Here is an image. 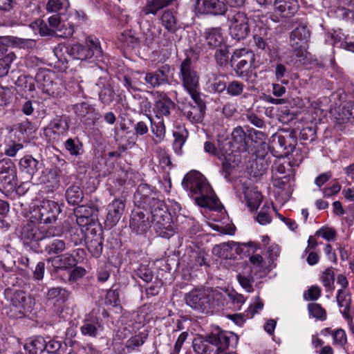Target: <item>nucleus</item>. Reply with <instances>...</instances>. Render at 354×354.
Returning <instances> with one entry per match:
<instances>
[{"mask_svg":"<svg viewBox=\"0 0 354 354\" xmlns=\"http://www.w3.org/2000/svg\"><path fill=\"white\" fill-rule=\"evenodd\" d=\"M183 186L189 189L194 194H199L195 198L198 205L202 207L216 209L218 205V198L206 178L198 171L187 174L183 180Z\"/></svg>","mask_w":354,"mask_h":354,"instance_id":"f257e3e1","label":"nucleus"},{"mask_svg":"<svg viewBox=\"0 0 354 354\" xmlns=\"http://www.w3.org/2000/svg\"><path fill=\"white\" fill-rule=\"evenodd\" d=\"M231 145L232 149L231 153H227L225 155V161L223 163V171L225 178H228L231 170L238 166L241 162L239 152L246 151L247 135L241 127H236L232 132Z\"/></svg>","mask_w":354,"mask_h":354,"instance_id":"f03ea898","label":"nucleus"},{"mask_svg":"<svg viewBox=\"0 0 354 354\" xmlns=\"http://www.w3.org/2000/svg\"><path fill=\"white\" fill-rule=\"evenodd\" d=\"M178 77L184 89L189 94L195 103L201 101L199 75L192 66V59H185L180 64Z\"/></svg>","mask_w":354,"mask_h":354,"instance_id":"7ed1b4c3","label":"nucleus"},{"mask_svg":"<svg viewBox=\"0 0 354 354\" xmlns=\"http://www.w3.org/2000/svg\"><path fill=\"white\" fill-rule=\"evenodd\" d=\"M186 304L194 310L209 313L213 308L214 297L209 289H193L185 296Z\"/></svg>","mask_w":354,"mask_h":354,"instance_id":"20e7f679","label":"nucleus"},{"mask_svg":"<svg viewBox=\"0 0 354 354\" xmlns=\"http://www.w3.org/2000/svg\"><path fill=\"white\" fill-rule=\"evenodd\" d=\"M69 51L74 59L86 60L95 57L97 61H102L103 55L100 41L92 37L86 38L85 45L73 44Z\"/></svg>","mask_w":354,"mask_h":354,"instance_id":"39448f33","label":"nucleus"},{"mask_svg":"<svg viewBox=\"0 0 354 354\" xmlns=\"http://www.w3.org/2000/svg\"><path fill=\"white\" fill-rule=\"evenodd\" d=\"M236 58L240 59L234 67L237 76L246 82H253L257 77V74L250 70L254 62V54L245 49H241L234 53L231 62H234Z\"/></svg>","mask_w":354,"mask_h":354,"instance_id":"423d86ee","label":"nucleus"},{"mask_svg":"<svg viewBox=\"0 0 354 354\" xmlns=\"http://www.w3.org/2000/svg\"><path fill=\"white\" fill-rule=\"evenodd\" d=\"M17 185V168L10 159L0 161V190L4 193L13 192Z\"/></svg>","mask_w":354,"mask_h":354,"instance_id":"0eeeda50","label":"nucleus"},{"mask_svg":"<svg viewBox=\"0 0 354 354\" xmlns=\"http://www.w3.org/2000/svg\"><path fill=\"white\" fill-rule=\"evenodd\" d=\"M62 209L57 202L45 200L43 201L32 216L40 223L50 224L55 223Z\"/></svg>","mask_w":354,"mask_h":354,"instance_id":"6e6552de","label":"nucleus"},{"mask_svg":"<svg viewBox=\"0 0 354 354\" xmlns=\"http://www.w3.org/2000/svg\"><path fill=\"white\" fill-rule=\"evenodd\" d=\"M68 119L66 117H56L44 129V135L49 142H59L68 131Z\"/></svg>","mask_w":354,"mask_h":354,"instance_id":"1a4fd4ad","label":"nucleus"},{"mask_svg":"<svg viewBox=\"0 0 354 354\" xmlns=\"http://www.w3.org/2000/svg\"><path fill=\"white\" fill-rule=\"evenodd\" d=\"M220 328H215L205 339H195L193 342V348L198 354H211L216 348L218 339H221V333H224Z\"/></svg>","mask_w":354,"mask_h":354,"instance_id":"9d476101","label":"nucleus"},{"mask_svg":"<svg viewBox=\"0 0 354 354\" xmlns=\"http://www.w3.org/2000/svg\"><path fill=\"white\" fill-rule=\"evenodd\" d=\"M32 304V299L29 295L21 290L15 291L11 297L10 316L22 317L26 312L30 311Z\"/></svg>","mask_w":354,"mask_h":354,"instance_id":"9b49d317","label":"nucleus"},{"mask_svg":"<svg viewBox=\"0 0 354 354\" xmlns=\"http://www.w3.org/2000/svg\"><path fill=\"white\" fill-rule=\"evenodd\" d=\"M248 18L244 12H238L230 19V33L236 39H245L250 33Z\"/></svg>","mask_w":354,"mask_h":354,"instance_id":"f8f14e48","label":"nucleus"},{"mask_svg":"<svg viewBox=\"0 0 354 354\" xmlns=\"http://www.w3.org/2000/svg\"><path fill=\"white\" fill-rule=\"evenodd\" d=\"M151 200V202H149L143 209L148 211L151 214V221L165 226L169 223V220L170 219V215L167 211V206L164 201L158 198V196Z\"/></svg>","mask_w":354,"mask_h":354,"instance_id":"ddd939ff","label":"nucleus"},{"mask_svg":"<svg viewBox=\"0 0 354 354\" xmlns=\"http://www.w3.org/2000/svg\"><path fill=\"white\" fill-rule=\"evenodd\" d=\"M196 11L202 15H224L227 6L220 0H196Z\"/></svg>","mask_w":354,"mask_h":354,"instance_id":"4468645a","label":"nucleus"},{"mask_svg":"<svg viewBox=\"0 0 354 354\" xmlns=\"http://www.w3.org/2000/svg\"><path fill=\"white\" fill-rule=\"evenodd\" d=\"M149 216H146L143 208L136 207L132 212L130 219V227L136 234H142L150 227Z\"/></svg>","mask_w":354,"mask_h":354,"instance_id":"2eb2a0df","label":"nucleus"},{"mask_svg":"<svg viewBox=\"0 0 354 354\" xmlns=\"http://www.w3.org/2000/svg\"><path fill=\"white\" fill-rule=\"evenodd\" d=\"M273 7L276 17L289 18L297 12L299 5L296 0H274Z\"/></svg>","mask_w":354,"mask_h":354,"instance_id":"dca6fc26","label":"nucleus"},{"mask_svg":"<svg viewBox=\"0 0 354 354\" xmlns=\"http://www.w3.org/2000/svg\"><path fill=\"white\" fill-rule=\"evenodd\" d=\"M125 204L122 199H115L108 205V213L105 225L109 227L115 226L120 219L124 211Z\"/></svg>","mask_w":354,"mask_h":354,"instance_id":"f3484780","label":"nucleus"},{"mask_svg":"<svg viewBox=\"0 0 354 354\" xmlns=\"http://www.w3.org/2000/svg\"><path fill=\"white\" fill-rule=\"evenodd\" d=\"M73 110L77 117L84 119L88 123H94L100 118V114L95 108L87 102L78 103L74 105Z\"/></svg>","mask_w":354,"mask_h":354,"instance_id":"a211bd4d","label":"nucleus"},{"mask_svg":"<svg viewBox=\"0 0 354 354\" xmlns=\"http://www.w3.org/2000/svg\"><path fill=\"white\" fill-rule=\"evenodd\" d=\"M156 196V194L152 192L149 185L140 184L133 196L134 203L137 207L145 208L146 205L151 202V199Z\"/></svg>","mask_w":354,"mask_h":354,"instance_id":"6ab92c4d","label":"nucleus"},{"mask_svg":"<svg viewBox=\"0 0 354 354\" xmlns=\"http://www.w3.org/2000/svg\"><path fill=\"white\" fill-rule=\"evenodd\" d=\"M160 98L157 100L154 104L153 111L156 117L158 118L163 116L168 117L171 111L174 109L175 103L165 93L159 95Z\"/></svg>","mask_w":354,"mask_h":354,"instance_id":"aec40b11","label":"nucleus"},{"mask_svg":"<svg viewBox=\"0 0 354 354\" xmlns=\"http://www.w3.org/2000/svg\"><path fill=\"white\" fill-rule=\"evenodd\" d=\"M243 194L245 197L247 206L251 209H257L262 201V195L253 186L243 185Z\"/></svg>","mask_w":354,"mask_h":354,"instance_id":"412c9836","label":"nucleus"},{"mask_svg":"<svg viewBox=\"0 0 354 354\" xmlns=\"http://www.w3.org/2000/svg\"><path fill=\"white\" fill-rule=\"evenodd\" d=\"M203 36L205 45L211 49H215L225 44L219 28H207L205 30Z\"/></svg>","mask_w":354,"mask_h":354,"instance_id":"4be33fe9","label":"nucleus"},{"mask_svg":"<svg viewBox=\"0 0 354 354\" xmlns=\"http://www.w3.org/2000/svg\"><path fill=\"white\" fill-rule=\"evenodd\" d=\"M21 238L26 243L37 241H45L42 233L33 222L24 225L21 231Z\"/></svg>","mask_w":354,"mask_h":354,"instance_id":"5701e85b","label":"nucleus"},{"mask_svg":"<svg viewBox=\"0 0 354 354\" xmlns=\"http://www.w3.org/2000/svg\"><path fill=\"white\" fill-rule=\"evenodd\" d=\"M97 86L99 87L100 100L104 104H110L115 98V91L111 84L103 78H100L96 83Z\"/></svg>","mask_w":354,"mask_h":354,"instance_id":"b1692460","label":"nucleus"},{"mask_svg":"<svg viewBox=\"0 0 354 354\" xmlns=\"http://www.w3.org/2000/svg\"><path fill=\"white\" fill-rule=\"evenodd\" d=\"M70 292L62 287H54L48 290L46 298L54 305H62L68 299Z\"/></svg>","mask_w":354,"mask_h":354,"instance_id":"393cba45","label":"nucleus"},{"mask_svg":"<svg viewBox=\"0 0 354 354\" xmlns=\"http://www.w3.org/2000/svg\"><path fill=\"white\" fill-rule=\"evenodd\" d=\"M35 43L32 39H21L12 36H1L0 37V50L1 53H3L7 47L17 46L24 48L26 46H31Z\"/></svg>","mask_w":354,"mask_h":354,"instance_id":"a878e982","label":"nucleus"},{"mask_svg":"<svg viewBox=\"0 0 354 354\" xmlns=\"http://www.w3.org/2000/svg\"><path fill=\"white\" fill-rule=\"evenodd\" d=\"M41 164L32 156H25L20 160L19 167L22 172L26 174L30 179H32L34 176L40 168Z\"/></svg>","mask_w":354,"mask_h":354,"instance_id":"bb28decb","label":"nucleus"},{"mask_svg":"<svg viewBox=\"0 0 354 354\" xmlns=\"http://www.w3.org/2000/svg\"><path fill=\"white\" fill-rule=\"evenodd\" d=\"M133 111L135 112L144 114L150 122L152 121L151 115L152 106L151 102L146 96L140 94L133 95Z\"/></svg>","mask_w":354,"mask_h":354,"instance_id":"cd10ccee","label":"nucleus"},{"mask_svg":"<svg viewBox=\"0 0 354 354\" xmlns=\"http://www.w3.org/2000/svg\"><path fill=\"white\" fill-rule=\"evenodd\" d=\"M175 0H147L142 7L140 15H156L158 12L171 5Z\"/></svg>","mask_w":354,"mask_h":354,"instance_id":"c85d7f7f","label":"nucleus"},{"mask_svg":"<svg viewBox=\"0 0 354 354\" xmlns=\"http://www.w3.org/2000/svg\"><path fill=\"white\" fill-rule=\"evenodd\" d=\"M36 78L38 82H41L43 80L41 86L43 87L44 91L48 94L56 97L59 94V84L54 82L51 78L49 77L48 74H46L44 73H39L36 76Z\"/></svg>","mask_w":354,"mask_h":354,"instance_id":"c756f323","label":"nucleus"},{"mask_svg":"<svg viewBox=\"0 0 354 354\" xmlns=\"http://www.w3.org/2000/svg\"><path fill=\"white\" fill-rule=\"evenodd\" d=\"M86 247L94 257H99L102 252L103 240L100 234H95L92 237L86 236Z\"/></svg>","mask_w":354,"mask_h":354,"instance_id":"7c9ffc66","label":"nucleus"},{"mask_svg":"<svg viewBox=\"0 0 354 354\" xmlns=\"http://www.w3.org/2000/svg\"><path fill=\"white\" fill-rule=\"evenodd\" d=\"M337 301L339 307L341 308L340 311L343 316L346 319H350V308L351 299L350 295L345 290H339L336 297Z\"/></svg>","mask_w":354,"mask_h":354,"instance_id":"2f4dec72","label":"nucleus"},{"mask_svg":"<svg viewBox=\"0 0 354 354\" xmlns=\"http://www.w3.org/2000/svg\"><path fill=\"white\" fill-rule=\"evenodd\" d=\"M290 44L292 51L299 59L300 62L307 58L308 53L307 51L308 45L306 41H301V40L295 39V37L290 35Z\"/></svg>","mask_w":354,"mask_h":354,"instance_id":"473e14b6","label":"nucleus"},{"mask_svg":"<svg viewBox=\"0 0 354 354\" xmlns=\"http://www.w3.org/2000/svg\"><path fill=\"white\" fill-rule=\"evenodd\" d=\"M38 183L41 184H49L48 187L52 189L57 188L59 185L57 171L55 169H46L42 171Z\"/></svg>","mask_w":354,"mask_h":354,"instance_id":"72a5a7b5","label":"nucleus"},{"mask_svg":"<svg viewBox=\"0 0 354 354\" xmlns=\"http://www.w3.org/2000/svg\"><path fill=\"white\" fill-rule=\"evenodd\" d=\"M160 20L167 31L174 33L177 30V19L172 10H165L160 15Z\"/></svg>","mask_w":354,"mask_h":354,"instance_id":"f704fd0d","label":"nucleus"},{"mask_svg":"<svg viewBox=\"0 0 354 354\" xmlns=\"http://www.w3.org/2000/svg\"><path fill=\"white\" fill-rule=\"evenodd\" d=\"M77 261L73 255L66 253L64 254L57 256L52 259V265L61 270H66L73 267Z\"/></svg>","mask_w":354,"mask_h":354,"instance_id":"c9c22d12","label":"nucleus"},{"mask_svg":"<svg viewBox=\"0 0 354 354\" xmlns=\"http://www.w3.org/2000/svg\"><path fill=\"white\" fill-rule=\"evenodd\" d=\"M46 339L41 336L31 339L25 343L24 348L30 354H39L45 351Z\"/></svg>","mask_w":354,"mask_h":354,"instance_id":"e433bc0d","label":"nucleus"},{"mask_svg":"<svg viewBox=\"0 0 354 354\" xmlns=\"http://www.w3.org/2000/svg\"><path fill=\"white\" fill-rule=\"evenodd\" d=\"M207 88L210 92L221 93L227 88L225 82L222 80L221 75L212 73L207 82Z\"/></svg>","mask_w":354,"mask_h":354,"instance_id":"4c0bfd02","label":"nucleus"},{"mask_svg":"<svg viewBox=\"0 0 354 354\" xmlns=\"http://www.w3.org/2000/svg\"><path fill=\"white\" fill-rule=\"evenodd\" d=\"M100 328L101 325L99 322L98 318L92 317L84 320V324L81 327V332L84 335L95 337L97 335L99 328Z\"/></svg>","mask_w":354,"mask_h":354,"instance_id":"58836bf2","label":"nucleus"},{"mask_svg":"<svg viewBox=\"0 0 354 354\" xmlns=\"http://www.w3.org/2000/svg\"><path fill=\"white\" fill-rule=\"evenodd\" d=\"M64 147L72 156L78 157L83 153V145L77 138H68L64 143Z\"/></svg>","mask_w":354,"mask_h":354,"instance_id":"ea45409f","label":"nucleus"},{"mask_svg":"<svg viewBox=\"0 0 354 354\" xmlns=\"http://www.w3.org/2000/svg\"><path fill=\"white\" fill-rule=\"evenodd\" d=\"M66 198L71 205L79 204L83 198V192L77 185H71L66 192Z\"/></svg>","mask_w":354,"mask_h":354,"instance_id":"a19ab883","label":"nucleus"},{"mask_svg":"<svg viewBox=\"0 0 354 354\" xmlns=\"http://www.w3.org/2000/svg\"><path fill=\"white\" fill-rule=\"evenodd\" d=\"M236 278L241 287L248 292H252L254 291V278L252 274L251 269H248V271L244 272L239 273Z\"/></svg>","mask_w":354,"mask_h":354,"instance_id":"79ce46f5","label":"nucleus"},{"mask_svg":"<svg viewBox=\"0 0 354 354\" xmlns=\"http://www.w3.org/2000/svg\"><path fill=\"white\" fill-rule=\"evenodd\" d=\"M196 104L197 106H192L189 110L185 111V115L192 122H198L203 118L202 100Z\"/></svg>","mask_w":354,"mask_h":354,"instance_id":"37998d69","label":"nucleus"},{"mask_svg":"<svg viewBox=\"0 0 354 354\" xmlns=\"http://www.w3.org/2000/svg\"><path fill=\"white\" fill-rule=\"evenodd\" d=\"M65 249V243L60 239H53L48 241L44 248V252L48 255L56 254L62 252Z\"/></svg>","mask_w":354,"mask_h":354,"instance_id":"c03bdc74","label":"nucleus"},{"mask_svg":"<svg viewBox=\"0 0 354 354\" xmlns=\"http://www.w3.org/2000/svg\"><path fill=\"white\" fill-rule=\"evenodd\" d=\"M70 6L68 0H48L46 9L48 12L65 11Z\"/></svg>","mask_w":354,"mask_h":354,"instance_id":"a18cd8bd","label":"nucleus"},{"mask_svg":"<svg viewBox=\"0 0 354 354\" xmlns=\"http://www.w3.org/2000/svg\"><path fill=\"white\" fill-rule=\"evenodd\" d=\"M232 336V333L227 331L221 333V339H218V344L214 351L213 354H236L233 352H227V349L230 345V339Z\"/></svg>","mask_w":354,"mask_h":354,"instance_id":"49530a36","label":"nucleus"},{"mask_svg":"<svg viewBox=\"0 0 354 354\" xmlns=\"http://www.w3.org/2000/svg\"><path fill=\"white\" fill-rule=\"evenodd\" d=\"M325 331L333 336L334 344L343 347L346 344L347 338L344 330L339 328L336 330H332L327 328L325 329Z\"/></svg>","mask_w":354,"mask_h":354,"instance_id":"de8ad7c7","label":"nucleus"},{"mask_svg":"<svg viewBox=\"0 0 354 354\" xmlns=\"http://www.w3.org/2000/svg\"><path fill=\"white\" fill-rule=\"evenodd\" d=\"M15 58V55L13 53H10L0 59V77H5L8 75L10 65Z\"/></svg>","mask_w":354,"mask_h":354,"instance_id":"09e8293b","label":"nucleus"},{"mask_svg":"<svg viewBox=\"0 0 354 354\" xmlns=\"http://www.w3.org/2000/svg\"><path fill=\"white\" fill-rule=\"evenodd\" d=\"M245 85L238 80H233L228 83L225 90L227 93L232 97L241 95L244 91Z\"/></svg>","mask_w":354,"mask_h":354,"instance_id":"8fccbe9b","label":"nucleus"},{"mask_svg":"<svg viewBox=\"0 0 354 354\" xmlns=\"http://www.w3.org/2000/svg\"><path fill=\"white\" fill-rule=\"evenodd\" d=\"M30 27L42 36L54 35V30L48 28L47 24L41 19L35 20L30 24Z\"/></svg>","mask_w":354,"mask_h":354,"instance_id":"3c124183","label":"nucleus"},{"mask_svg":"<svg viewBox=\"0 0 354 354\" xmlns=\"http://www.w3.org/2000/svg\"><path fill=\"white\" fill-rule=\"evenodd\" d=\"M73 26L69 23H62L59 28L54 30V35L59 37L67 38L73 35Z\"/></svg>","mask_w":354,"mask_h":354,"instance_id":"603ef678","label":"nucleus"},{"mask_svg":"<svg viewBox=\"0 0 354 354\" xmlns=\"http://www.w3.org/2000/svg\"><path fill=\"white\" fill-rule=\"evenodd\" d=\"M308 309L310 316L317 319L324 320L326 317L325 310L319 304H310L308 306Z\"/></svg>","mask_w":354,"mask_h":354,"instance_id":"864d4df0","label":"nucleus"},{"mask_svg":"<svg viewBox=\"0 0 354 354\" xmlns=\"http://www.w3.org/2000/svg\"><path fill=\"white\" fill-rule=\"evenodd\" d=\"M150 122L151 131L156 136V142H160L164 139L165 134V127L163 121H160L157 124L153 122V120Z\"/></svg>","mask_w":354,"mask_h":354,"instance_id":"5fc2aeb1","label":"nucleus"},{"mask_svg":"<svg viewBox=\"0 0 354 354\" xmlns=\"http://www.w3.org/2000/svg\"><path fill=\"white\" fill-rule=\"evenodd\" d=\"M13 98V91L8 87H0V109L10 104Z\"/></svg>","mask_w":354,"mask_h":354,"instance_id":"6e6d98bb","label":"nucleus"},{"mask_svg":"<svg viewBox=\"0 0 354 354\" xmlns=\"http://www.w3.org/2000/svg\"><path fill=\"white\" fill-rule=\"evenodd\" d=\"M215 59L218 65L223 66L227 62L228 60V48L225 44L223 46L215 48Z\"/></svg>","mask_w":354,"mask_h":354,"instance_id":"4d7b16f0","label":"nucleus"},{"mask_svg":"<svg viewBox=\"0 0 354 354\" xmlns=\"http://www.w3.org/2000/svg\"><path fill=\"white\" fill-rule=\"evenodd\" d=\"M136 274L138 277L142 279L144 281L149 283L153 279V272L148 266L141 265L136 270Z\"/></svg>","mask_w":354,"mask_h":354,"instance_id":"13d9d810","label":"nucleus"},{"mask_svg":"<svg viewBox=\"0 0 354 354\" xmlns=\"http://www.w3.org/2000/svg\"><path fill=\"white\" fill-rule=\"evenodd\" d=\"M187 132L185 130L177 131L173 133L174 138V149L178 152L180 151L185 142Z\"/></svg>","mask_w":354,"mask_h":354,"instance_id":"bf43d9fd","label":"nucleus"},{"mask_svg":"<svg viewBox=\"0 0 354 354\" xmlns=\"http://www.w3.org/2000/svg\"><path fill=\"white\" fill-rule=\"evenodd\" d=\"M290 35L295 37V39L308 42L310 37V32L306 26H299L291 32Z\"/></svg>","mask_w":354,"mask_h":354,"instance_id":"052dcab7","label":"nucleus"},{"mask_svg":"<svg viewBox=\"0 0 354 354\" xmlns=\"http://www.w3.org/2000/svg\"><path fill=\"white\" fill-rule=\"evenodd\" d=\"M245 118L248 122L257 128L262 129L266 127L264 120L253 111H248Z\"/></svg>","mask_w":354,"mask_h":354,"instance_id":"680f3d73","label":"nucleus"},{"mask_svg":"<svg viewBox=\"0 0 354 354\" xmlns=\"http://www.w3.org/2000/svg\"><path fill=\"white\" fill-rule=\"evenodd\" d=\"M321 279L323 285L326 288H330L335 281V273L332 268H327L322 274Z\"/></svg>","mask_w":354,"mask_h":354,"instance_id":"e2e57ef3","label":"nucleus"},{"mask_svg":"<svg viewBox=\"0 0 354 354\" xmlns=\"http://www.w3.org/2000/svg\"><path fill=\"white\" fill-rule=\"evenodd\" d=\"M145 82L152 88L158 87L162 85V82L158 78V75L156 72L147 73L145 77Z\"/></svg>","mask_w":354,"mask_h":354,"instance_id":"0e129e2a","label":"nucleus"},{"mask_svg":"<svg viewBox=\"0 0 354 354\" xmlns=\"http://www.w3.org/2000/svg\"><path fill=\"white\" fill-rule=\"evenodd\" d=\"M269 211V207H263L258 214L257 220L261 225H266L271 222L272 218Z\"/></svg>","mask_w":354,"mask_h":354,"instance_id":"69168bd1","label":"nucleus"},{"mask_svg":"<svg viewBox=\"0 0 354 354\" xmlns=\"http://www.w3.org/2000/svg\"><path fill=\"white\" fill-rule=\"evenodd\" d=\"M316 235L321 236L326 241H330L335 238L336 232L333 228L323 227L316 232Z\"/></svg>","mask_w":354,"mask_h":354,"instance_id":"338daca9","label":"nucleus"},{"mask_svg":"<svg viewBox=\"0 0 354 354\" xmlns=\"http://www.w3.org/2000/svg\"><path fill=\"white\" fill-rule=\"evenodd\" d=\"M146 338V336H142L141 335L132 337L128 340L127 346L128 348L133 350L142 346L145 342Z\"/></svg>","mask_w":354,"mask_h":354,"instance_id":"774afa93","label":"nucleus"}]
</instances>
